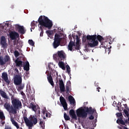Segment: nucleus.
<instances>
[{"label":"nucleus","mask_w":129,"mask_h":129,"mask_svg":"<svg viewBox=\"0 0 129 129\" xmlns=\"http://www.w3.org/2000/svg\"><path fill=\"white\" fill-rule=\"evenodd\" d=\"M89 119L92 120V119H94V116L93 115H91L89 117Z\"/></svg>","instance_id":"obj_46"},{"label":"nucleus","mask_w":129,"mask_h":129,"mask_svg":"<svg viewBox=\"0 0 129 129\" xmlns=\"http://www.w3.org/2000/svg\"><path fill=\"white\" fill-rule=\"evenodd\" d=\"M55 56H57V54H55V55H54V58H55Z\"/></svg>","instance_id":"obj_58"},{"label":"nucleus","mask_w":129,"mask_h":129,"mask_svg":"<svg viewBox=\"0 0 129 129\" xmlns=\"http://www.w3.org/2000/svg\"><path fill=\"white\" fill-rule=\"evenodd\" d=\"M37 24V22H35V21H32L31 23V32H32V29L33 30H34L35 29V26H36V25Z\"/></svg>","instance_id":"obj_29"},{"label":"nucleus","mask_w":129,"mask_h":129,"mask_svg":"<svg viewBox=\"0 0 129 129\" xmlns=\"http://www.w3.org/2000/svg\"><path fill=\"white\" fill-rule=\"evenodd\" d=\"M28 43L29 44V45H30V46H32V47H34V46H35V42L32 39H29L28 40Z\"/></svg>","instance_id":"obj_33"},{"label":"nucleus","mask_w":129,"mask_h":129,"mask_svg":"<svg viewBox=\"0 0 129 129\" xmlns=\"http://www.w3.org/2000/svg\"><path fill=\"white\" fill-rule=\"evenodd\" d=\"M63 117L65 119V120H70V117L67 115L66 113H64L63 114Z\"/></svg>","instance_id":"obj_32"},{"label":"nucleus","mask_w":129,"mask_h":129,"mask_svg":"<svg viewBox=\"0 0 129 129\" xmlns=\"http://www.w3.org/2000/svg\"><path fill=\"white\" fill-rule=\"evenodd\" d=\"M15 73H16V74H19V70H18L17 68H15Z\"/></svg>","instance_id":"obj_47"},{"label":"nucleus","mask_w":129,"mask_h":129,"mask_svg":"<svg viewBox=\"0 0 129 129\" xmlns=\"http://www.w3.org/2000/svg\"><path fill=\"white\" fill-rule=\"evenodd\" d=\"M47 75V80L48 82L52 86H54V81H53V78L52 77V76H51V75H50L49 76V75Z\"/></svg>","instance_id":"obj_22"},{"label":"nucleus","mask_w":129,"mask_h":129,"mask_svg":"<svg viewBox=\"0 0 129 129\" xmlns=\"http://www.w3.org/2000/svg\"><path fill=\"white\" fill-rule=\"evenodd\" d=\"M66 86H71V82H70V81H69L68 82H67V84Z\"/></svg>","instance_id":"obj_44"},{"label":"nucleus","mask_w":129,"mask_h":129,"mask_svg":"<svg viewBox=\"0 0 129 129\" xmlns=\"http://www.w3.org/2000/svg\"><path fill=\"white\" fill-rule=\"evenodd\" d=\"M80 44H79V45H77V44H75V49H76V50H79V49H80Z\"/></svg>","instance_id":"obj_43"},{"label":"nucleus","mask_w":129,"mask_h":129,"mask_svg":"<svg viewBox=\"0 0 129 129\" xmlns=\"http://www.w3.org/2000/svg\"><path fill=\"white\" fill-rule=\"evenodd\" d=\"M21 95L24 96V95H25V93H24V92L22 91V92H21Z\"/></svg>","instance_id":"obj_53"},{"label":"nucleus","mask_w":129,"mask_h":129,"mask_svg":"<svg viewBox=\"0 0 129 129\" xmlns=\"http://www.w3.org/2000/svg\"><path fill=\"white\" fill-rule=\"evenodd\" d=\"M4 107L9 112V114H10L11 116H12V114H14V115H16L17 114V110L14 108L13 105H11V103L6 102L4 105Z\"/></svg>","instance_id":"obj_5"},{"label":"nucleus","mask_w":129,"mask_h":129,"mask_svg":"<svg viewBox=\"0 0 129 129\" xmlns=\"http://www.w3.org/2000/svg\"><path fill=\"white\" fill-rule=\"evenodd\" d=\"M69 101H70L71 104H75V99L72 95H70L68 97Z\"/></svg>","instance_id":"obj_24"},{"label":"nucleus","mask_w":129,"mask_h":129,"mask_svg":"<svg viewBox=\"0 0 129 129\" xmlns=\"http://www.w3.org/2000/svg\"><path fill=\"white\" fill-rule=\"evenodd\" d=\"M57 54V57L58 59L60 61L64 60L65 58H66V56H65V53H64L63 50L58 51Z\"/></svg>","instance_id":"obj_9"},{"label":"nucleus","mask_w":129,"mask_h":129,"mask_svg":"<svg viewBox=\"0 0 129 129\" xmlns=\"http://www.w3.org/2000/svg\"><path fill=\"white\" fill-rule=\"evenodd\" d=\"M48 66L49 70H52V68H51V65L48 64Z\"/></svg>","instance_id":"obj_51"},{"label":"nucleus","mask_w":129,"mask_h":129,"mask_svg":"<svg viewBox=\"0 0 129 129\" xmlns=\"http://www.w3.org/2000/svg\"><path fill=\"white\" fill-rule=\"evenodd\" d=\"M29 93L31 94V92L29 91Z\"/></svg>","instance_id":"obj_62"},{"label":"nucleus","mask_w":129,"mask_h":129,"mask_svg":"<svg viewBox=\"0 0 129 129\" xmlns=\"http://www.w3.org/2000/svg\"><path fill=\"white\" fill-rule=\"evenodd\" d=\"M11 121L12 122V124L16 126V127L17 129L20 128V125H19V123L17 122V121H15V119H14V117H13L12 116H11L10 118Z\"/></svg>","instance_id":"obj_19"},{"label":"nucleus","mask_w":129,"mask_h":129,"mask_svg":"<svg viewBox=\"0 0 129 129\" xmlns=\"http://www.w3.org/2000/svg\"><path fill=\"white\" fill-rule=\"evenodd\" d=\"M127 121V120H125V121H123V117H119L116 120V123L118 124H122V125H125V123Z\"/></svg>","instance_id":"obj_17"},{"label":"nucleus","mask_w":129,"mask_h":129,"mask_svg":"<svg viewBox=\"0 0 129 129\" xmlns=\"http://www.w3.org/2000/svg\"><path fill=\"white\" fill-rule=\"evenodd\" d=\"M30 107L32 108L33 111H37V106L35 105H34L32 103H31Z\"/></svg>","instance_id":"obj_31"},{"label":"nucleus","mask_w":129,"mask_h":129,"mask_svg":"<svg viewBox=\"0 0 129 129\" xmlns=\"http://www.w3.org/2000/svg\"><path fill=\"white\" fill-rule=\"evenodd\" d=\"M0 65H5V61L4 59H3V57L0 56Z\"/></svg>","instance_id":"obj_37"},{"label":"nucleus","mask_w":129,"mask_h":129,"mask_svg":"<svg viewBox=\"0 0 129 129\" xmlns=\"http://www.w3.org/2000/svg\"><path fill=\"white\" fill-rule=\"evenodd\" d=\"M112 43V42H109V44H111Z\"/></svg>","instance_id":"obj_59"},{"label":"nucleus","mask_w":129,"mask_h":129,"mask_svg":"<svg viewBox=\"0 0 129 129\" xmlns=\"http://www.w3.org/2000/svg\"><path fill=\"white\" fill-rule=\"evenodd\" d=\"M57 89H59V87H55V90H57Z\"/></svg>","instance_id":"obj_54"},{"label":"nucleus","mask_w":129,"mask_h":129,"mask_svg":"<svg viewBox=\"0 0 129 129\" xmlns=\"http://www.w3.org/2000/svg\"><path fill=\"white\" fill-rule=\"evenodd\" d=\"M38 22L41 27L50 29L53 27V22L48 17L45 16H40L38 20Z\"/></svg>","instance_id":"obj_2"},{"label":"nucleus","mask_w":129,"mask_h":129,"mask_svg":"<svg viewBox=\"0 0 129 129\" xmlns=\"http://www.w3.org/2000/svg\"><path fill=\"white\" fill-rule=\"evenodd\" d=\"M16 29H17L18 31V32H19L20 34H22V35H24L25 33H26V30H25V28L23 26H21L19 24H16L15 25Z\"/></svg>","instance_id":"obj_10"},{"label":"nucleus","mask_w":129,"mask_h":129,"mask_svg":"<svg viewBox=\"0 0 129 129\" xmlns=\"http://www.w3.org/2000/svg\"><path fill=\"white\" fill-rule=\"evenodd\" d=\"M0 119L1 120H5L6 119V116H5V114H4V112L0 110Z\"/></svg>","instance_id":"obj_28"},{"label":"nucleus","mask_w":129,"mask_h":129,"mask_svg":"<svg viewBox=\"0 0 129 129\" xmlns=\"http://www.w3.org/2000/svg\"><path fill=\"white\" fill-rule=\"evenodd\" d=\"M95 112L96 113V110L95 109H93L91 107L88 108V107H85L83 108H79L77 110V115L79 117H82V118H86L87 117V115L93 114Z\"/></svg>","instance_id":"obj_1"},{"label":"nucleus","mask_w":129,"mask_h":129,"mask_svg":"<svg viewBox=\"0 0 129 129\" xmlns=\"http://www.w3.org/2000/svg\"><path fill=\"white\" fill-rule=\"evenodd\" d=\"M23 67L24 68V70L29 71V70H30V63H29V61H27L25 62V64L23 66Z\"/></svg>","instance_id":"obj_23"},{"label":"nucleus","mask_w":129,"mask_h":129,"mask_svg":"<svg viewBox=\"0 0 129 129\" xmlns=\"http://www.w3.org/2000/svg\"><path fill=\"white\" fill-rule=\"evenodd\" d=\"M2 78L4 81L7 83V85H9L11 83V81L9 80V77L8 76V73L6 72H3L2 75Z\"/></svg>","instance_id":"obj_11"},{"label":"nucleus","mask_w":129,"mask_h":129,"mask_svg":"<svg viewBox=\"0 0 129 129\" xmlns=\"http://www.w3.org/2000/svg\"><path fill=\"white\" fill-rule=\"evenodd\" d=\"M125 31H127V30L125 29Z\"/></svg>","instance_id":"obj_61"},{"label":"nucleus","mask_w":129,"mask_h":129,"mask_svg":"<svg viewBox=\"0 0 129 129\" xmlns=\"http://www.w3.org/2000/svg\"><path fill=\"white\" fill-rule=\"evenodd\" d=\"M9 62H11V57L9 55H5L4 57V63H8Z\"/></svg>","instance_id":"obj_27"},{"label":"nucleus","mask_w":129,"mask_h":129,"mask_svg":"<svg viewBox=\"0 0 129 129\" xmlns=\"http://www.w3.org/2000/svg\"><path fill=\"white\" fill-rule=\"evenodd\" d=\"M124 113L126 115V116H127V117L129 116L128 111H127V110L124 109Z\"/></svg>","instance_id":"obj_42"},{"label":"nucleus","mask_w":129,"mask_h":129,"mask_svg":"<svg viewBox=\"0 0 129 129\" xmlns=\"http://www.w3.org/2000/svg\"><path fill=\"white\" fill-rule=\"evenodd\" d=\"M14 55L16 57H19V56H20V52H19L18 50H16L14 52Z\"/></svg>","instance_id":"obj_38"},{"label":"nucleus","mask_w":129,"mask_h":129,"mask_svg":"<svg viewBox=\"0 0 129 129\" xmlns=\"http://www.w3.org/2000/svg\"><path fill=\"white\" fill-rule=\"evenodd\" d=\"M94 122H95V123H96V122H97V119H95Z\"/></svg>","instance_id":"obj_55"},{"label":"nucleus","mask_w":129,"mask_h":129,"mask_svg":"<svg viewBox=\"0 0 129 129\" xmlns=\"http://www.w3.org/2000/svg\"><path fill=\"white\" fill-rule=\"evenodd\" d=\"M4 120H2L1 121L2 125H4V124H5V122Z\"/></svg>","instance_id":"obj_49"},{"label":"nucleus","mask_w":129,"mask_h":129,"mask_svg":"<svg viewBox=\"0 0 129 129\" xmlns=\"http://www.w3.org/2000/svg\"><path fill=\"white\" fill-rule=\"evenodd\" d=\"M80 44V39L79 38V37H78V35H76V45H79Z\"/></svg>","instance_id":"obj_36"},{"label":"nucleus","mask_w":129,"mask_h":129,"mask_svg":"<svg viewBox=\"0 0 129 129\" xmlns=\"http://www.w3.org/2000/svg\"><path fill=\"white\" fill-rule=\"evenodd\" d=\"M46 117H50V113H46Z\"/></svg>","instance_id":"obj_50"},{"label":"nucleus","mask_w":129,"mask_h":129,"mask_svg":"<svg viewBox=\"0 0 129 129\" xmlns=\"http://www.w3.org/2000/svg\"><path fill=\"white\" fill-rule=\"evenodd\" d=\"M66 88L67 94H69V93L71 92V90H70V87H69V86H66Z\"/></svg>","instance_id":"obj_35"},{"label":"nucleus","mask_w":129,"mask_h":129,"mask_svg":"<svg viewBox=\"0 0 129 129\" xmlns=\"http://www.w3.org/2000/svg\"><path fill=\"white\" fill-rule=\"evenodd\" d=\"M10 36L11 40H16L19 37V33L15 31H12L10 33Z\"/></svg>","instance_id":"obj_16"},{"label":"nucleus","mask_w":129,"mask_h":129,"mask_svg":"<svg viewBox=\"0 0 129 129\" xmlns=\"http://www.w3.org/2000/svg\"><path fill=\"white\" fill-rule=\"evenodd\" d=\"M58 66L59 68H61L62 70H65V69H66L65 68V64L63 61H59L58 62Z\"/></svg>","instance_id":"obj_26"},{"label":"nucleus","mask_w":129,"mask_h":129,"mask_svg":"<svg viewBox=\"0 0 129 129\" xmlns=\"http://www.w3.org/2000/svg\"><path fill=\"white\" fill-rule=\"evenodd\" d=\"M60 43L61 38H60V35L59 34H55L54 35V41L52 43V46L54 49H57V48L60 46Z\"/></svg>","instance_id":"obj_6"},{"label":"nucleus","mask_w":129,"mask_h":129,"mask_svg":"<svg viewBox=\"0 0 129 129\" xmlns=\"http://www.w3.org/2000/svg\"><path fill=\"white\" fill-rule=\"evenodd\" d=\"M38 114H40V110L38 111Z\"/></svg>","instance_id":"obj_57"},{"label":"nucleus","mask_w":129,"mask_h":129,"mask_svg":"<svg viewBox=\"0 0 129 129\" xmlns=\"http://www.w3.org/2000/svg\"><path fill=\"white\" fill-rule=\"evenodd\" d=\"M26 74H29V72H27Z\"/></svg>","instance_id":"obj_56"},{"label":"nucleus","mask_w":129,"mask_h":129,"mask_svg":"<svg viewBox=\"0 0 129 129\" xmlns=\"http://www.w3.org/2000/svg\"><path fill=\"white\" fill-rule=\"evenodd\" d=\"M59 100H60V102L61 105H62V107H63V109L64 110H66L68 107V105H67V102H66V100L63 97H60Z\"/></svg>","instance_id":"obj_12"},{"label":"nucleus","mask_w":129,"mask_h":129,"mask_svg":"<svg viewBox=\"0 0 129 129\" xmlns=\"http://www.w3.org/2000/svg\"><path fill=\"white\" fill-rule=\"evenodd\" d=\"M40 29L41 30V32L40 33V37H43V35L44 34V30H43V28L42 27H40Z\"/></svg>","instance_id":"obj_40"},{"label":"nucleus","mask_w":129,"mask_h":129,"mask_svg":"<svg viewBox=\"0 0 129 129\" xmlns=\"http://www.w3.org/2000/svg\"><path fill=\"white\" fill-rule=\"evenodd\" d=\"M0 95L3 98H5L6 99H9V97L7 95L6 92L4 91L3 89H0Z\"/></svg>","instance_id":"obj_20"},{"label":"nucleus","mask_w":129,"mask_h":129,"mask_svg":"<svg viewBox=\"0 0 129 129\" xmlns=\"http://www.w3.org/2000/svg\"><path fill=\"white\" fill-rule=\"evenodd\" d=\"M70 115L72 116V118L73 119H75L76 120H77V116H76V114H75V111L73 109H71L69 111Z\"/></svg>","instance_id":"obj_18"},{"label":"nucleus","mask_w":129,"mask_h":129,"mask_svg":"<svg viewBox=\"0 0 129 129\" xmlns=\"http://www.w3.org/2000/svg\"><path fill=\"white\" fill-rule=\"evenodd\" d=\"M0 44L3 48H6V46L7 45H8L7 44V40L6 39V37L4 36L1 37Z\"/></svg>","instance_id":"obj_15"},{"label":"nucleus","mask_w":129,"mask_h":129,"mask_svg":"<svg viewBox=\"0 0 129 129\" xmlns=\"http://www.w3.org/2000/svg\"><path fill=\"white\" fill-rule=\"evenodd\" d=\"M124 106L126 109H127L129 111L128 107L127 106V105L126 104H125L124 105Z\"/></svg>","instance_id":"obj_48"},{"label":"nucleus","mask_w":129,"mask_h":129,"mask_svg":"<svg viewBox=\"0 0 129 129\" xmlns=\"http://www.w3.org/2000/svg\"><path fill=\"white\" fill-rule=\"evenodd\" d=\"M59 89L61 92H64L65 91V85H64V82L62 79H59Z\"/></svg>","instance_id":"obj_14"},{"label":"nucleus","mask_w":129,"mask_h":129,"mask_svg":"<svg viewBox=\"0 0 129 129\" xmlns=\"http://www.w3.org/2000/svg\"><path fill=\"white\" fill-rule=\"evenodd\" d=\"M88 39L92 40L91 43H89L90 48H94L98 46V41L101 42L103 40V37L101 35L95 34L91 36H88Z\"/></svg>","instance_id":"obj_3"},{"label":"nucleus","mask_w":129,"mask_h":129,"mask_svg":"<svg viewBox=\"0 0 129 129\" xmlns=\"http://www.w3.org/2000/svg\"><path fill=\"white\" fill-rule=\"evenodd\" d=\"M24 120L29 128L32 129L33 126L38 123V119L35 117V116H31L30 117L29 119L27 117H24Z\"/></svg>","instance_id":"obj_4"},{"label":"nucleus","mask_w":129,"mask_h":129,"mask_svg":"<svg viewBox=\"0 0 129 129\" xmlns=\"http://www.w3.org/2000/svg\"><path fill=\"white\" fill-rule=\"evenodd\" d=\"M88 36H91V35H88L86 37H83L82 39V41L84 43H85V42H86V40H88V41H88V45L89 47V43H91L92 40H91V39H89L88 38Z\"/></svg>","instance_id":"obj_25"},{"label":"nucleus","mask_w":129,"mask_h":129,"mask_svg":"<svg viewBox=\"0 0 129 129\" xmlns=\"http://www.w3.org/2000/svg\"><path fill=\"white\" fill-rule=\"evenodd\" d=\"M56 75H57V76H58V73H56Z\"/></svg>","instance_id":"obj_60"},{"label":"nucleus","mask_w":129,"mask_h":129,"mask_svg":"<svg viewBox=\"0 0 129 129\" xmlns=\"http://www.w3.org/2000/svg\"><path fill=\"white\" fill-rule=\"evenodd\" d=\"M22 82V75H16L14 77V84L15 85H21Z\"/></svg>","instance_id":"obj_8"},{"label":"nucleus","mask_w":129,"mask_h":129,"mask_svg":"<svg viewBox=\"0 0 129 129\" xmlns=\"http://www.w3.org/2000/svg\"><path fill=\"white\" fill-rule=\"evenodd\" d=\"M99 89H100V87H98L97 88V91H98V92H100Z\"/></svg>","instance_id":"obj_52"},{"label":"nucleus","mask_w":129,"mask_h":129,"mask_svg":"<svg viewBox=\"0 0 129 129\" xmlns=\"http://www.w3.org/2000/svg\"><path fill=\"white\" fill-rule=\"evenodd\" d=\"M95 125H96V124H94Z\"/></svg>","instance_id":"obj_64"},{"label":"nucleus","mask_w":129,"mask_h":129,"mask_svg":"<svg viewBox=\"0 0 129 129\" xmlns=\"http://www.w3.org/2000/svg\"><path fill=\"white\" fill-rule=\"evenodd\" d=\"M73 47H75V42L71 40L69 43L68 49L70 51H72Z\"/></svg>","instance_id":"obj_21"},{"label":"nucleus","mask_w":129,"mask_h":129,"mask_svg":"<svg viewBox=\"0 0 129 129\" xmlns=\"http://www.w3.org/2000/svg\"><path fill=\"white\" fill-rule=\"evenodd\" d=\"M15 63L17 67H23V65L26 64V61L20 60L19 58L15 60Z\"/></svg>","instance_id":"obj_13"},{"label":"nucleus","mask_w":129,"mask_h":129,"mask_svg":"<svg viewBox=\"0 0 129 129\" xmlns=\"http://www.w3.org/2000/svg\"><path fill=\"white\" fill-rule=\"evenodd\" d=\"M46 33L47 35V36H52V34H53V32L50 30H47L46 31Z\"/></svg>","instance_id":"obj_39"},{"label":"nucleus","mask_w":129,"mask_h":129,"mask_svg":"<svg viewBox=\"0 0 129 129\" xmlns=\"http://www.w3.org/2000/svg\"><path fill=\"white\" fill-rule=\"evenodd\" d=\"M39 124L43 127V125H44V122L42 120H40L39 122Z\"/></svg>","instance_id":"obj_45"},{"label":"nucleus","mask_w":129,"mask_h":129,"mask_svg":"<svg viewBox=\"0 0 129 129\" xmlns=\"http://www.w3.org/2000/svg\"><path fill=\"white\" fill-rule=\"evenodd\" d=\"M11 100L13 107L15 109H16V110L17 109H19V108L22 106V102L19 100V99L11 98Z\"/></svg>","instance_id":"obj_7"},{"label":"nucleus","mask_w":129,"mask_h":129,"mask_svg":"<svg viewBox=\"0 0 129 129\" xmlns=\"http://www.w3.org/2000/svg\"><path fill=\"white\" fill-rule=\"evenodd\" d=\"M66 68H67V71L69 74V75H71V71L70 70V67L69 66V65H67L66 66Z\"/></svg>","instance_id":"obj_34"},{"label":"nucleus","mask_w":129,"mask_h":129,"mask_svg":"<svg viewBox=\"0 0 129 129\" xmlns=\"http://www.w3.org/2000/svg\"><path fill=\"white\" fill-rule=\"evenodd\" d=\"M116 115L117 116V117H123V116H122V113H117L116 114Z\"/></svg>","instance_id":"obj_41"},{"label":"nucleus","mask_w":129,"mask_h":129,"mask_svg":"<svg viewBox=\"0 0 129 129\" xmlns=\"http://www.w3.org/2000/svg\"><path fill=\"white\" fill-rule=\"evenodd\" d=\"M45 111H43V113H44Z\"/></svg>","instance_id":"obj_63"},{"label":"nucleus","mask_w":129,"mask_h":129,"mask_svg":"<svg viewBox=\"0 0 129 129\" xmlns=\"http://www.w3.org/2000/svg\"><path fill=\"white\" fill-rule=\"evenodd\" d=\"M24 87H25V84H21L19 85V86H18V87L17 88L18 91H21V90H23V89H24Z\"/></svg>","instance_id":"obj_30"}]
</instances>
